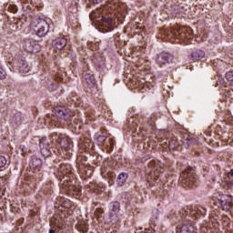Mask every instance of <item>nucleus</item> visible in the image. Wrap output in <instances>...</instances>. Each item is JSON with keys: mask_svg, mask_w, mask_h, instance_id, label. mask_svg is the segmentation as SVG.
Instances as JSON below:
<instances>
[{"mask_svg": "<svg viewBox=\"0 0 233 233\" xmlns=\"http://www.w3.org/2000/svg\"><path fill=\"white\" fill-rule=\"evenodd\" d=\"M212 180L215 181V182L218 181V182L219 183V180H218V177H212Z\"/></svg>", "mask_w": 233, "mask_h": 233, "instance_id": "f704fd0d", "label": "nucleus"}, {"mask_svg": "<svg viewBox=\"0 0 233 233\" xmlns=\"http://www.w3.org/2000/svg\"><path fill=\"white\" fill-rule=\"evenodd\" d=\"M31 28L38 37H45L48 34L50 25L46 20H40L38 22H32Z\"/></svg>", "mask_w": 233, "mask_h": 233, "instance_id": "f03ea898", "label": "nucleus"}, {"mask_svg": "<svg viewBox=\"0 0 233 233\" xmlns=\"http://www.w3.org/2000/svg\"><path fill=\"white\" fill-rule=\"evenodd\" d=\"M0 79H6V71L0 66Z\"/></svg>", "mask_w": 233, "mask_h": 233, "instance_id": "7c9ffc66", "label": "nucleus"}, {"mask_svg": "<svg viewBox=\"0 0 233 233\" xmlns=\"http://www.w3.org/2000/svg\"><path fill=\"white\" fill-rule=\"evenodd\" d=\"M218 201L220 203L222 210L228 212L230 210V208H232V205H233L232 196L223 195L222 197H220Z\"/></svg>", "mask_w": 233, "mask_h": 233, "instance_id": "39448f33", "label": "nucleus"}, {"mask_svg": "<svg viewBox=\"0 0 233 233\" xmlns=\"http://www.w3.org/2000/svg\"><path fill=\"white\" fill-rule=\"evenodd\" d=\"M168 147L169 150H175L179 147V142H177V138L173 137L170 140H168Z\"/></svg>", "mask_w": 233, "mask_h": 233, "instance_id": "4be33fe9", "label": "nucleus"}, {"mask_svg": "<svg viewBox=\"0 0 233 233\" xmlns=\"http://www.w3.org/2000/svg\"><path fill=\"white\" fill-rule=\"evenodd\" d=\"M170 216H171V219H174V218H177V217H176V212H174V210L171 211Z\"/></svg>", "mask_w": 233, "mask_h": 233, "instance_id": "72a5a7b5", "label": "nucleus"}, {"mask_svg": "<svg viewBox=\"0 0 233 233\" xmlns=\"http://www.w3.org/2000/svg\"><path fill=\"white\" fill-rule=\"evenodd\" d=\"M39 147L40 150L44 149V148H49L50 146L48 145V140L46 139V137H43L42 139L39 140Z\"/></svg>", "mask_w": 233, "mask_h": 233, "instance_id": "b1692460", "label": "nucleus"}, {"mask_svg": "<svg viewBox=\"0 0 233 233\" xmlns=\"http://www.w3.org/2000/svg\"><path fill=\"white\" fill-rule=\"evenodd\" d=\"M52 45L56 50H63L66 46V38L58 37L53 40Z\"/></svg>", "mask_w": 233, "mask_h": 233, "instance_id": "ddd939ff", "label": "nucleus"}, {"mask_svg": "<svg viewBox=\"0 0 233 233\" xmlns=\"http://www.w3.org/2000/svg\"><path fill=\"white\" fill-rule=\"evenodd\" d=\"M109 218L110 219H114V218H117V214H119V210H121V205L117 201L111 202L108 206Z\"/></svg>", "mask_w": 233, "mask_h": 233, "instance_id": "1a4fd4ad", "label": "nucleus"}, {"mask_svg": "<svg viewBox=\"0 0 233 233\" xmlns=\"http://www.w3.org/2000/svg\"><path fill=\"white\" fill-rule=\"evenodd\" d=\"M66 187H67L66 191L68 192V194L74 196V198H79L81 196V189H79L77 186H74L72 184L67 183Z\"/></svg>", "mask_w": 233, "mask_h": 233, "instance_id": "2eb2a0df", "label": "nucleus"}, {"mask_svg": "<svg viewBox=\"0 0 233 233\" xmlns=\"http://www.w3.org/2000/svg\"><path fill=\"white\" fill-rule=\"evenodd\" d=\"M23 48L29 54H37L41 52V46L38 41L34 39H26L23 43Z\"/></svg>", "mask_w": 233, "mask_h": 233, "instance_id": "7ed1b4c3", "label": "nucleus"}, {"mask_svg": "<svg viewBox=\"0 0 233 233\" xmlns=\"http://www.w3.org/2000/svg\"><path fill=\"white\" fill-rule=\"evenodd\" d=\"M96 21L101 23L106 32H112V30H114V20H112V18L102 16L100 20L96 19Z\"/></svg>", "mask_w": 233, "mask_h": 233, "instance_id": "9d476101", "label": "nucleus"}, {"mask_svg": "<svg viewBox=\"0 0 233 233\" xmlns=\"http://www.w3.org/2000/svg\"><path fill=\"white\" fill-rule=\"evenodd\" d=\"M9 122L13 127H19V125L23 123V113L17 110L12 111L10 114Z\"/></svg>", "mask_w": 233, "mask_h": 233, "instance_id": "0eeeda50", "label": "nucleus"}, {"mask_svg": "<svg viewBox=\"0 0 233 233\" xmlns=\"http://www.w3.org/2000/svg\"><path fill=\"white\" fill-rule=\"evenodd\" d=\"M49 233H56V230L51 228V229H49Z\"/></svg>", "mask_w": 233, "mask_h": 233, "instance_id": "c9c22d12", "label": "nucleus"}, {"mask_svg": "<svg viewBox=\"0 0 233 233\" xmlns=\"http://www.w3.org/2000/svg\"><path fill=\"white\" fill-rule=\"evenodd\" d=\"M228 183L229 185H233V169H230L229 172L227 174Z\"/></svg>", "mask_w": 233, "mask_h": 233, "instance_id": "cd10ccee", "label": "nucleus"}, {"mask_svg": "<svg viewBox=\"0 0 233 233\" xmlns=\"http://www.w3.org/2000/svg\"><path fill=\"white\" fill-rule=\"evenodd\" d=\"M148 168H151V170H153V172H154L153 179L155 181H157V179L159 177V174H163V172H165V168L161 167L159 163H157L156 160H151L148 163Z\"/></svg>", "mask_w": 233, "mask_h": 233, "instance_id": "6e6552de", "label": "nucleus"}, {"mask_svg": "<svg viewBox=\"0 0 233 233\" xmlns=\"http://www.w3.org/2000/svg\"><path fill=\"white\" fill-rule=\"evenodd\" d=\"M89 3H93V5H99V3H102L103 0H88Z\"/></svg>", "mask_w": 233, "mask_h": 233, "instance_id": "473e14b6", "label": "nucleus"}, {"mask_svg": "<svg viewBox=\"0 0 233 233\" xmlns=\"http://www.w3.org/2000/svg\"><path fill=\"white\" fill-rule=\"evenodd\" d=\"M17 66L20 74H28L30 72V66H28V63H26V59L25 58L18 60Z\"/></svg>", "mask_w": 233, "mask_h": 233, "instance_id": "f8f14e48", "label": "nucleus"}, {"mask_svg": "<svg viewBox=\"0 0 233 233\" xmlns=\"http://www.w3.org/2000/svg\"><path fill=\"white\" fill-rule=\"evenodd\" d=\"M205 57V51L201 49H196L190 55V59L192 61H201Z\"/></svg>", "mask_w": 233, "mask_h": 233, "instance_id": "f3484780", "label": "nucleus"}, {"mask_svg": "<svg viewBox=\"0 0 233 233\" xmlns=\"http://www.w3.org/2000/svg\"><path fill=\"white\" fill-rule=\"evenodd\" d=\"M96 141H97L99 147H103V145H105V142L106 141V136H105V135H98L96 137Z\"/></svg>", "mask_w": 233, "mask_h": 233, "instance_id": "393cba45", "label": "nucleus"}, {"mask_svg": "<svg viewBox=\"0 0 233 233\" xmlns=\"http://www.w3.org/2000/svg\"><path fill=\"white\" fill-rule=\"evenodd\" d=\"M180 181L184 188H194L198 185V175L196 169L192 167H187V169L181 172Z\"/></svg>", "mask_w": 233, "mask_h": 233, "instance_id": "f257e3e1", "label": "nucleus"}, {"mask_svg": "<svg viewBox=\"0 0 233 233\" xmlns=\"http://www.w3.org/2000/svg\"><path fill=\"white\" fill-rule=\"evenodd\" d=\"M85 80L90 86H96V76L90 73H86L85 75Z\"/></svg>", "mask_w": 233, "mask_h": 233, "instance_id": "412c9836", "label": "nucleus"}, {"mask_svg": "<svg viewBox=\"0 0 233 233\" xmlns=\"http://www.w3.org/2000/svg\"><path fill=\"white\" fill-rule=\"evenodd\" d=\"M17 5H9L8 6V11L11 12L12 14H17Z\"/></svg>", "mask_w": 233, "mask_h": 233, "instance_id": "c756f323", "label": "nucleus"}, {"mask_svg": "<svg viewBox=\"0 0 233 233\" xmlns=\"http://www.w3.org/2000/svg\"><path fill=\"white\" fill-rule=\"evenodd\" d=\"M6 163H8L6 157H5V156H0V168L6 167Z\"/></svg>", "mask_w": 233, "mask_h": 233, "instance_id": "c85d7f7f", "label": "nucleus"}, {"mask_svg": "<svg viewBox=\"0 0 233 233\" xmlns=\"http://www.w3.org/2000/svg\"><path fill=\"white\" fill-rule=\"evenodd\" d=\"M80 148H88L90 147V139L88 138H84V139H80L79 143H78Z\"/></svg>", "mask_w": 233, "mask_h": 233, "instance_id": "5701e85b", "label": "nucleus"}, {"mask_svg": "<svg viewBox=\"0 0 233 233\" xmlns=\"http://www.w3.org/2000/svg\"><path fill=\"white\" fill-rule=\"evenodd\" d=\"M30 167L36 168V170H41L43 167V160H41V158L35 157L31 160Z\"/></svg>", "mask_w": 233, "mask_h": 233, "instance_id": "6ab92c4d", "label": "nucleus"}, {"mask_svg": "<svg viewBox=\"0 0 233 233\" xmlns=\"http://www.w3.org/2000/svg\"><path fill=\"white\" fill-rule=\"evenodd\" d=\"M55 115L56 117L64 119V121H72V117H74V115L70 109H67L63 106H59L55 108Z\"/></svg>", "mask_w": 233, "mask_h": 233, "instance_id": "20e7f679", "label": "nucleus"}, {"mask_svg": "<svg viewBox=\"0 0 233 233\" xmlns=\"http://www.w3.org/2000/svg\"><path fill=\"white\" fill-rule=\"evenodd\" d=\"M40 152L44 157H50L52 156V151H50V147H44L43 149H40Z\"/></svg>", "mask_w": 233, "mask_h": 233, "instance_id": "a878e982", "label": "nucleus"}, {"mask_svg": "<svg viewBox=\"0 0 233 233\" xmlns=\"http://www.w3.org/2000/svg\"><path fill=\"white\" fill-rule=\"evenodd\" d=\"M180 233H198V228L192 223L183 224Z\"/></svg>", "mask_w": 233, "mask_h": 233, "instance_id": "dca6fc26", "label": "nucleus"}, {"mask_svg": "<svg viewBox=\"0 0 233 233\" xmlns=\"http://www.w3.org/2000/svg\"><path fill=\"white\" fill-rule=\"evenodd\" d=\"M127 179H128V174L120 173L116 178V183L118 187H123L125 183H127Z\"/></svg>", "mask_w": 233, "mask_h": 233, "instance_id": "aec40b11", "label": "nucleus"}, {"mask_svg": "<svg viewBox=\"0 0 233 233\" xmlns=\"http://www.w3.org/2000/svg\"><path fill=\"white\" fill-rule=\"evenodd\" d=\"M171 32V37L174 36V37H180V39H183L186 35H185V32H186V29L185 28H173L170 30Z\"/></svg>", "mask_w": 233, "mask_h": 233, "instance_id": "a211bd4d", "label": "nucleus"}, {"mask_svg": "<svg viewBox=\"0 0 233 233\" xmlns=\"http://www.w3.org/2000/svg\"><path fill=\"white\" fill-rule=\"evenodd\" d=\"M226 79L233 86V71H228L226 73Z\"/></svg>", "mask_w": 233, "mask_h": 233, "instance_id": "bb28decb", "label": "nucleus"}, {"mask_svg": "<svg viewBox=\"0 0 233 233\" xmlns=\"http://www.w3.org/2000/svg\"><path fill=\"white\" fill-rule=\"evenodd\" d=\"M58 143L61 148H63L66 151L72 150V148H74V144L68 137H59Z\"/></svg>", "mask_w": 233, "mask_h": 233, "instance_id": "9b49d317", "label": "nucleus"}, {"mask_svg": "<svg viewBox=\"0 0 233 233\" xmlns=\"http://www.w3.org/2000/svg\"><path fill=\"white\" fill-rule=\"evenodd\" d=\"M86 230H87V228H86V230L83 233L86 232Z\"/></svg>", "mask_w": 233, "mask_h": 233, "instance_id": "4c0bfd02", "label": "nucleus"}, {"mask_svg": "<svg viewBox=\"0 0 233 233\" xmlns=\"http://www.w3.org/2000/svg\"><path fill=\"white\" fill-rule=\"evenodd\" d=\"M90 18H91V19H94V13H92V14L90 15Z\"/></svg>", "mask_w": 233, "mask_h": 233, "instance_id": "e433bc0d", "label": "nucleus"}, {"mask_svg": "<svg viewBox=\"0 0 233 233\" xmlns=\"http://www.w3.org/2000/svg\"><path fill=\"white\" fill-rule=\"evenodd\" d=\"M109 147H110V150H114V145H116V140L113 138H109Z\"/></svg>", "mask_w": 233, "mask_h": 233, "instance_id": "2f4dec72", "label": "nucleus"}, {"mask_svg": "<svg viewBox=\"0 0 233 233\" xmlns=\"http://www.w3.org/2000/svg\"><path fill=\"white\" fill-rule=\"evenodd\" d=\"M174 61V56L170 53L162 52L157 56V63L163 66V65H170Z\"/></svg>", "mask_w": 233, "mask_h": 233, "instance_id": "423d86ee", "label": "nucleus"}, {"mask_svg": "<svg viewBox=\"0 0 233 233\" xmlns=\"http://www.w3.org/2000/svg\"><path fill=\"white\" fill-rule=\"evenodd\" d=\"M59 172L63 177H70L72 176V166L70 164H61Z\"/></svg>", "mask_w": 233, "mask_h": 233, "instance_id": "4468645a", "label": "nucleus"}]
</instances>
